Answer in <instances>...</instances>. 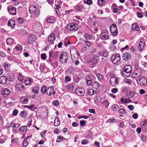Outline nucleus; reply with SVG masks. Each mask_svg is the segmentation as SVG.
Listing matches in <instances>:
<instances>
[{
	"mask_svg": "<svg viewBox=\"0 0 147 147\" xmlns=\"http://www.w3.org/2000/svg\"><path fill=\"white\" fill-rule=\"evenodd\" d=\"M73 23H70L68 24L67 26V29L73 31L74 28H73Z\"/></svg>",
	"mask_w": 147,
	"mask_h": 147,
	"instance_id": "2f4dec72",
	"label": "nucleus"
},
{
	"mask_svg": "<svg viewBox=\"0 0 147 147\" xmlns=\"http://www.w3.org/2000/svg\"><path fill=\"white\" fill-rule=\"evenodd\" d=\"M110 82L111 85L112 86H114L116 84H117L119 80L118 78L116 77H113L110 78Z\"/></svg>",
	"mask_w": 147,
	"mask_h": 147,
	"instance_id": "9d476101",
	"label": "nucleus"
},
{
	"mask_svg": "<svg viewBox=\"0 0 147 147\" xmlns=\"http://www.w3.org/2000/svg\"><path fill=\"white\" fill-rule=\"evenodd\" d=\"M84 3L85 4L90 5L92 4V0H87L86 1H84Z\"/></svg>",
	"mask_w": 147,
	"mask_h": 147,
	"instance_id": "37998d69",
	"label": "nucleus"
},
{
	"mask_svg": "<svg viewBox=\"0 0 147 147\" xmlns=\"http://www.w3.org/2000/svg\"><path fill=\"white\" fill-rule=\"evenodd\" d=\"M22 49V45H18L14 49V50L16 51L21 50Z\"/></svg>",
	"mask_w": 147,
	"mask_h": 147,
	"instance_id": "4c0bfd02",
	"label": "nucleus"
},
{
	"mask_svg": "<svg viewBox=\"0 0 147 147\" xmlns=\"http://www.w3.org/2000/svg\"><path fill=\"white\" fill-rule=\"evenodd\" d=\"M131 70V68L130 65H126L123 68V71H121V74L124 77H128L130 75Z\"/></svg>",
	"mask_w": 147,
	"mask_h": 147,
	"instance_id": "f257e3e1",
	"label": "nucleus"
},
{
	"mask_svg": "<svg viewBox=\"0 0 147 147\" xmlns=\"http://www.w3.org/2000/svg\"><path fill=\"white\" fill-rule=\"evenodd\" d=\"M20 100L23 103L26 104L28 102V99L26 96H23L21 97Z\"/></svg>",
	"mask_w": 147,
	"mask_h": 147,
	"instance_id": "6ab92c4d",
	"label": "nucleus"
},
{
	"mask_svg": "<svg viewBox=\"0 0 147 147\" xmlns=\"http://www.w3.org/2000/svg\"><path fill=\"white\" fill-rule=\"evenodd\" d=\"M53 86L50 87L48 88L47 92V94L48 95L51 96V95L52 93V92H53Z\"/></svg>",
	"mask_w": 147,
	"mask_h": 147,
	"instance_id": "bb28decb",
	"label": "nucleus"
},
{
	"mask_svg": "<svg viewBox=\"0 0 147 147\" xmlns=\"http://www.w3.org/2000/svg\"><path fill=\"white\" fill-rule=\"evenodd\" d=\"M36 7L34 5H30L29 8V11L30 13H33L36 11Z\"/></svg>",
	"mask_w": 147,
	"mask_h": 147,
	"instance_id": "aec40b11",
	"label": "nucleus"
},
{
	"mask_svg": "<svg viewBox=\"0 0 147 147\" xmlns=\"http://www.w3.org/2000/svg\"><path fill=\"white\" fill-rule=\"evenodd\" d=\"M84 36L86 40H90L92 38V36L90 34L88 33H84Z\"/></svg>",
	"mask_w": 147,
	"mask_h": 147,
	"instance_id": "cd10ccee",
	"label": "nucleus"
},
{
	"mask_svg": "<svg viewBox=\"0 0 147 147\" xmlns=\"http://www.w3.org/2000/svg\"><path fill=\"white\" fill-rule=\"evenodd\" d=\"M1 93L4 97H6L10 93V90L7 88L4 89L3 90L1 91Z\"/></svg>",
	"mask_w": 147,
	"mask_h": 147,
	"instance_id": "4468645a",
	"label": "nucleus"
},
{
	"mask_svg": "<svg viewBox=\"0 0 147 147\" xmlns=\"http://www.w3.org/2000/svg\"><path fill=\"white\" fill-rule=\"evenodd\" d=\"M52 104L53 105L57 106L59 105V102L57 100H55L53 102Z\"/></svg>",
	"mask_w": 147,
	"mask_h": 147,
	"instance_id": "e2e57ef3",
	"label": "nucleus"
},
{
	"mask_svg": "<svg viewBox=\"0 0 147 147\" xmlns=\"http://www.w3.org/2000/svg\"><path fill=\"white\" fill-rule=\"evenodd\" d=\"M145 42L144 40L142 38L140 40V41L139 43V44L138 49L140 50H142L144 49L145 46Z\"/></svg>",
	"mask_w": 147,
	"mask_h": 147,
	"instance_id": "ddd939ff",
	"label": "nucleus"
},
{
	"mask_svg": "<svg viewBox=\"0 0 147 147\" xmlns=\"http://www.w3.org/2000/svg\"><path fill=\"white\" fill-rule=\"evenodd\" d=\"M102 104L105 107H107L109 105V102L107 100H105L102 102Z\"/></svg>",
	"mask_w": 147,
	"mask_h": 147,
	"instance_id": "09e8293b",
	"label": "nucleus"
},
{
	"mask_svg": "<svg viewBox=\"0 0 147 147\" xmlns=\"http://www.w3.org/2000/svg\"><path fill=\"white\" fill-rule=\"evenodd\" d=\"M47 56L45 53H43L41 55V58L42 59L45 60L46 59Z\"/></svg>",
	"mask_w": 147,
	"mask_h": 147,
	"instance_id": "864d4df0",
	"label": "nucleus"
},
{
	"mask_svg": "<svg viewBox=\"0 0 147 147\" xmlns=\"http://www.w3.org/2000/svg\"><path fill=\"white\" fill-rule=\"evenodd\" d=\"M97 61L95 60V58L94 57H92L91 60L90 62L93 65H95V63L97 62Z\"/></svg>",
	"mask_w": 147,
	"mask_h": 147,
	"instance_id": "79ce46f5",
	"label": "nucleus"
},
{
	"mask_svg": "<svg viewBox=\"0 0 147 147\" xmlns=\"http://www.w3.org/2000/svg\"><path fill=\"white\" fill-rule=\"evenodd\" d=\"M36 39L35 36L31 35L28 37V42L30 44H32L35 42Z\"/></svg>",
	"mask_w": 147,
	"mask_h": 147,
	"instance_id": "2eb2a0df",
	"label": "nucleus"
},
{
	"mask_svg": "<svg viewBox=\"0 0 147 147\" xmlns=\"http://www.w3.org/2000/svg\"><path fill=\"white\" fill-rule=\"evenodd\" d=\"M15 24V22L13 20H9L7 23L8 26H10L12 28L14 27Z\"/></svg>",
	"mask_w": 147,
	"mask_h": 147,
	"instance_id": "a211bd4d",
	"label": "nucleus"
},
{
	"mask_svg": "<svg viewBox=\"0 0 147 147\" xmlns=\"http://www.w3.org/2000/svg\"><path fill=\"white\" fill-rule=\"evenodd\" d=\"M100 37L101 39L103 40L109 39V36L108 32L106 30H103L100 34Z\"/></svg>",
	"mask_w": 147,
	"mask_h": 147,
	"instance_id": "0eeeda50",
	"label": "nucleus"
},
{
	"mask_svg": "<svg viewBox=\"0 0 147 147\" xmlns=\"http://www.w3.org/2000/svg\"><path fill=\"white\" fill-rule=\"evenodd\" d=\"M110 30L111 33L114 36H116L118 34L116 26L114 24L111 25L110 27Z\"/></svg>",
	"mask_w": 147,
	"mask_h": 147,
	"instance_id": "39448f33",
	"label": "nucleus"
},
{
	"mask_svg": "<svg viewBox=\"0 0 147 147\" xmlns=\"http://www.w3.org/2000/svg\"><path fill=\"white\" fill-rule=\"evenodd\" d=\"M88 142V140H83L81 141V143L83 144H86Z\"/></svg>",
	"mask_w": 147,
	"mask_h": 147,
	"instance_id": "603ef678",
	"label": "nucleus"
},
{
	"mask_svg": "<svg viewBox=\"0 0 147 147\" xmlns=\"http://www.w3.org/2000/svg\"><path fill=\"white\" fill-rule=\"evenodd\" d=\"M39 90V87L38 86L34 87L32 91L35 93H38Z\"/></svg>",
	"mask_w": 147,
	"mask_h": 147,
	"instance_id": "f704fd0d",
	"label": "nucleus"
},
{
	"mask_svg": "<svg viewBox=\"0 0 147 147\" xmlns=\"http://www.w3.org/2000/svg\"><path fill=\"white\" fill-rule=\"evenodd\" d=\"M73 28H74L73 31L77 30L78 28V25L76 24H73Z\"/></svg>",
	"mask_w": 147,
	"mask_h": 147,
	"instance_id": "a19ab883",
	"label": "nucleus"
},
{
	"mask_svg": "<svg viewBox=\"0 0 147 147\" xmlns=\"http://www.w3.org/2000/svg\"><path fill=\"white\" fill-rule=\"evenodd\" d=\"M68 58L67 54L65 52H62L60 55L59 59L60 62L62 64L66 63Z\"/></svg>",
	"mask_w": 147,
	"mask_h": 147,
	"instance_id": "7ed1b4c3",
	"label": "nucleus"
},
{
	"mask_svg": "<svg viewBox=\"0 0 147 147\" xmlns=\"http://www.w3.org/2000/svg\"><path fill=\"white\" fill-rule=\"evenodd\" d=\"M39 13H40L39 10H37L36 11V13H35L34 14V18H36L38 17L39 15Z\"/></svg>",
	"mask_w": 147,
	"mask_h": 147,
	"instance_id": "49530a36",
	"label": "nucleus"
},
{
	"mask_svg": "<svg viewBox=\"0 0 147 147\" xmlns=\"http://www.w3.org/2000/svg\"><path fill=\"white\" fill-rule=\"evenodd\" d=\"M111 59L114 64H116L120 60V57L119 55L118 54L113 55Z\"/></svg>",
	"mask_w": 147,
	"mask_h": 147,
	"instance_id": "20e7f679",
	"label": "nucleus"
},
{
	"mask_svg": "<svg viewBox=\"0 0 147 147\" xmlns=\"http://www.w3.org/2000/svg\"><path fill=\"white\" fill-rule=\"evenodd\" d=\"M131 57V55L128 53H126L123 55V59L124 60L127 61Z\"/></svg>",
	"mask_w": 147,
	"mask_h": 147,
	"instance_id": "4be33fe9",
	"label": "nucleus"
},
{
	"mask_svg": "<svg viewBox=\"0 0 147 147\" xmlns=\"http://www.w3.org/2000/svg\"><path fill=\"white\" fill-rule=\"evenodd\" d=\"M27 127L26 126H23L20 127L19 131L22 132H25L26 131Z\"/></svg>",
	"mask_w": 147,
	"mask_h": 147,
	"instance_id": "473e14b6",
	"label": "nucleus"
},
{
	"mask_svg": "<svg viewBox=\"0 0 147 147\" xmlns=\"http://www.w3.org/2000/svg\"><path fill=\"white\" fill-rule=\"evenodd\" d=\"M51 64L53 68H55L58 66V63L56 61H54L52 63H51Z\"/></svg>",
	"mask_w": 147,
	"mask_h": 147,
	"instance_id": "7c9ffc66",
	"label": "nucleus"
},
{
	"mask_svg": "<svg viewBox=\"0 0 147 147\" xmlns=\"http://www.w3.org/2000/svg\"><path fill=\"white\" fill-rule=\"evenodd\" d=\"M94 92V90L93 89H90L88 90V94L90 95H92Z\"/></svg>",
	"mask_w": 147,
	"mask_h": 147,
	"instance_id": "ea45409f",
	"label": "nucleus"
},
{
	"mask_svg": "<svg viewBox=\"0 0 147 147\" xmlns=\"http://www.w3.org/2000/svg\"><path fill=\"white\" fill-rule=\"evenodd\" d=\"M112 108L113 111H115L119 108V106L115 104L112 106Z\"/></svg>",
	"mask_w": 147,
	"mask_h": 147,
	"instance_id": "e433bc0d",
	"label": "nucleus"
},
{
	"mask_svg": "<svg viewBox=\"0 0 147 147\" xmlns=\"http://www.w3.org/2000/svg\"><path fill=\"white\" fill-rule=\"evenodd\" d=\"M118 112L120 113H124L125 111L124 109L121 108L119 110Z\"/></svg>",
	"mask_w": 147,
	"mask_h": 147,
	"instance_id": "69168bd1",
	"label": "nucleus"
},
{
	"mask_svg": "<svg viewBox=\"0 0 147 147\" xmlns=\"http://www.w3.org/2000/svg\"><path fill=\"white\" fill-rule=\"evenodd\" d=\"M74 71V69L73 67H70L68 69L67 71V73L69 74H71L73 73Z\"/></svg>",
	"mask_w": 147,
	"mask_h": 147,
	"instance_id": "58836bf2",
	"label": "nucleus"
},
{
	"mask_svg": "<svg viewBox=\"0 0 147 147\" xmlns=\"http://www.w3.org/2000/svg\"><path fill=\"white\" fill-rule=\"evenodd\" d=\"M7 136L5 135H2L0 137V143L3 144L7 140Z\"/></svg>",
	"mask_w": 147,
	"mask_h": 147,
	"instance_id": "5701e85b",
	"label": "nucleus"
},
{
	"mask_svg": "<svg viewBox=\"0 0 147 147\" xmlns=\"http://www.w3.org/2000/svg\"><path fill=\"white\" fill-rule=\"evenodd\" d=\"M116 121V120L114 119H113L112 118H110L108 120V122L109 123H112V122H115Z\"/></svg>",
	"mask_w": 147,
	"mask_h": 147,
	"instance_id": "4d7b16f0",
	"label": "nucleus"
},
{
	"mask_svg": "<svg viewBox=\"0 0 147 147\" xmlns=\"http://www.w3.org/2000/svg\"><path fill=\"white\" fill-rule=\"evenodd\" d=\"M65 138H64L63 136H59L57 137V142H61L62 140H65Z\"/></svg>",
	"mask_w": 147,
	"mask_h": 147,
	"instance_id": "72a5a7b5",
	"label": "nucleus"
},
{
	"mask_svg": "<svg viewBox=\"0 0 147 147\" xmlns=\"http://www.w3.org/2000/svg\"><path fill=\"white\" fill-rule=\"evenodd\" d=\"M121 102L124 103H127V100L126 99H123L122 98L121 99Z\"/></svg>",
	"mask_w": 147,
	"mask_h": 147,
	"instance_id": "13d9d810",
	"label": "nucleus"
},
{
	"mask_svg": "<svg viewBox=\"0 0 147 147\" xmlns=\"http://www.w3.org/2000/svg\"><path fill=\"white\" fill-rule=\"evenodd\" d=\"M76 93L80 96H83L85 93V90L83 88H77L76 90Z\"/></svg>",
	"mask_w": 147,
	"mask_h": 147,
	"instance_id": "9b49d317",
	"label": "nucleus"
},
{
	"mask_svg": "<svg viewBox=\"0 0 147 147\" xmlns=\"http://www.w3.org/2000/svg\"><path fill=\"white\" fill-rule=\"evenodd\" d=\"M131 29L132 30H136L137 31H139L140 30L137 24L136 23L133 24L132 26Z\"/></svg>",
	"mask_w": 147,
	"mask_h": 147,
	"instance_id": "393cba45",
	"label": "nucleus"
},
{
	"mask_svg": "<svg viewBox=\"0 0 147 147\" xmlns=\"http://www.w3.org/2000/svg\"><path fill=\"white\" fill-rule=\"evenodd\" d=\"M14 42V40L11 38H9L6 40L7 43L9 45L12 44Z\"/></svg>",
	"mask_w": 147,
	"mask_h": 147,
	"instance_id": "c756f323",
	"label": "nucleus"
},
{
	"mask_svg": "<svg viewBox=\"0 0 147 147\" xmlns=\"http://www.w3.org/2000/svg\"><path fill=\"white\" fill-rule=\"evenodd\" d=\"M7 10L10 14L14 15L16 13V9L15 7L9 6L7 7Z\"/></svg>",
	"mask_w": 147,
	"mask_h": 147,
	"instance_id": "1a4fd4ad",
	"label": "nucleus"
},
{
	"mask_svg": "<svg viewBox=\"0 0 147 147\" xmlns=\"http://www.w3.org/2000/svg\"><path fill=\"white\" fill-rule=\"evenodd\" d=\"M147 124V120H145L144 121L142 122L141 123V126L142 127V126H144Z\"/></svg>",
	"mask_w": 147,
	"mask_h": 147,
	"instance_id": "8fccbe9b",
	"label": "nucleus"
},
{
	"mask_svg": "<svg viewBox=\"0 0 147 147\" xmlns=\"http://www.w3.org/2000/svg\"><path fill=\"white\" fill-rule=\"evenodd\" d=\"M17 21L20 24H22L24 22V19L23 18H18L17 19Z\"/></svg>",
	"mask_w": 147,
	"mask_h": 147,
	"instance_id": "c9c22d12",
	"label": "nucleus"
},
{
	"mask_svg": "<svg viewBox=\"0 0 147 147\" xmlns=\"http://www.w3.org/2000/svg\"><path fill=\"white\" fill-rule=\"evenodd\" d=\"M133 118L134 119H137L138 117V115L137 113L134 114L132 116Z\"/></svg>",
	"mask_w": 147,
	"mask_h": 147,
	"instance_id": "6e6d98bb",
	"label": "nucleus"
},
{
	"mask_svg": "<svg viewBox=\"0 0 147 147\" xmlns=\"http://www.w3.org/2000/svg\"><path fill=\"white\" fill-rule=\"evenodd\" d=\"M60 121L58 117H56L54 122V125L55 126H58L60 124Z\"/></svg>",
	"mask_w": 147,
	"mask_h": 147,
	"instance_id": "c85d7f7f",
	"label": "nucleus"
},
{
	"mask_svg": "<svg viewBox=\"0 0 147 147\" xmlns=\"http://www.w3.org/2000/svg\"><path fill=\"white\" fill-rule=\"evenodd\" d=\"M142 73V70L140 68H137L135 69L132 72V77L135 78H137L141 76Z\"/></svg>",
	"mask_w": 147,
	"mask_h": 147,
	"instance_id": "f03ea898",
	"label": "nucleus"
},
{
	"mask_svg": "<svg viewBox=\"0 0 147 147\" xmlns=\"http://www.w3.org/2000/svg\"><path fill=\"white\" fill-rule=\"evenodd\" d=\"M16 88L17 90L21 91L24 89V86L23 84L18 83L16 85Z\"/></svg>",
	"mask_w": 147,
	"mask_h": 147,
	"instance_id": "dca6fc26",
	"label": "nucleus"
},
{
	"mask_svg": "<svg viewBox=\"0 0 147 147\" xmlns=\"http://www.w3.org/2000/svg\"><path fill=\"white\" fill-rule=\"evenodd\" d=\"M137 82L139 85L145 86L147 84V79L144 77H140L138 79Z\"/></svg>",
	"mask_w": 147,
	"mask_h": 147,
	"instance_id": "423d86ee",
	"label": "nucleus"
},
{
	"mask_svg": "<svg viewBox=\"0 0 147 147\" xmlns=\"http://www.w3.org/2000/svg\"><path fill=\"white\" fill-rule=\"evenodd\" d=\"M47 88L45 86L42 87L41 89V92L42 93H45L46 91Z\"/></svg>",
	"mask_w": 147,
	"mask_h": 147,
	"instance_id": "a18cd8bd",
	"label": "nucleus"
},
{
	"mask_svg": "<svg viewBox=\"0 0 147 147\" xmlns=\"http://www.w3.org/2000/svg\"><path fill=\"white\" fill-rule=\"evenodd\" d=\"M98 3L100 5H102L105 3V0H98Z\"/></svg>",
	"mask_w": 147,
	"mask_h": 147,
	"instance_id": "3c124183",
	"label": "nucleus"
},
{
	"mask_svg": "<svg viewBox=\"0 0 147 147\" xmlns=\"http://www.w3.org/2000/svg\"><path fill=\"white\" fill-rule=\"evenodd\" d=\"M23 76L21 74H20L19 75L18 78L19 80L22 81L23 80Z\"/></svg>",
	"mask_w": 147,
	"mask_h": 147,
	"instance_id": "338daca9",
	"label": "nucleus"
},
{
	"mask_svg": "<svg viewBox=\"0 0 147 147\" xmlns=\"http://www.w3.org/2000/svg\"><path fill=\"white\" fill-rule=\"evenodd\" d=\"M33 82V79L31 78H27L24 81V83L26 85H29Z\"/></svg>",
	"mask_w": 147,
	"mask_h": 147,
	"instance_id": "f3484780",
	"label": "nucleus"
},
{
	"mask_svg": "<svg viewBox=\"0 0 147 147\" xmlns=\"http://www.w3.org/2000/svg\"><path fill=\"white\" fill-rule=\"evenodd\" d=\"M75 9L76 10L79 11H81L83 9V7L82 6H76L75 7Z\"/></svg>",
	"mask_w": 147,
	"mask_h": 147,
	"instance_id": "c03bdc74",
	"label": "nucleus"
},
{
	"mask_svg": "<svg viewBox=\"0 0 147 147\" xmlns=\"http://www.w3.org/2000/svg\"><path fill=\"white\" fill-rule=\"evenodd\" d=\"M96 76L100 79H102L103 78L102 76L99 74L97 73L96 74Z\"/></svg>",
	"mask_w": 147,
	"mask_h": 147,
	"instance_id": "680f3d73",
	"label": "nucleus"
},
{
	"mask_svg": "<svg viewBox=\"0 0 147 147\" xmlns=\"http://www.w3.org/2000/svg\"><path fill=\"white\" fill-rule=\"evenodd\" d=\"M33 106V105H30V106H29L28 105L24 106V108L27 107V108H28L29 109L32 110V109Z\"/></svg>",
	"mask_w": 147,
	"mask_h": 147,
	"instance_id": "bf43d9fd",
	"label": "nucleus"
},
{
	"mask_svg": "<svg viewBox=\"0 0 147 147\" xmlns=\"http://www.w3.org/2000/svg\"><path fill=\"white\" fill-rule=\"evenodd\" d=\"M55 35L54 34H51L48 36V41L49 44H52L53 42L55 41Z\"/></svg>",
	"mask_w": 147,
	"mask_h": 147,
	"instance_id": "f8f14e48",
	"label": "nucleus"
},
{
	"mask_svg": "<svg viewBox=\"0 0 147 147\" xmlns=\"http://www.w3.org/2000/svg\"><path fill=\"white\" fill-rule=\"evenodd\" d=\"M17 124L14 123H11L10 124L11 127L13 128H14L16 127Z\"/></svg>",
	"mask_w": 147,
	"mask_h": 147,
	"instance_id": "5fc2aeb1",
	"label": "nucleus"
},
{
	"mask_svg": "<svg viewBox=\"0 0 147 147\" xmlns=\"http://www.w3.org/2000/svg\"><path fill=\"white\" fill-rule=\"evenodd\" d=\"M7 80V78L3 76H1L0 77V83L2 84H5Z\"/></svg>",
	"mask_w": 147,
	"mask_h": 147,
	"instance_id": "412c9836",
	"label": "nucleus"
},
{
	"mask_svg": "<svg viewBox=\"0 0 147 147\" xmlns=\"http://www.w3.org/2000/svg\"><path fill=\"white\" fill-rule=\"evenodd\" d=\"M33 28L36 33L40 32L42 28V27L40 23L37 22L34 24Z\"/></svg>",
	"mask_w": 147,
	"mask_h": 147,
	"instance_id": "6e6552de",
	"label": "nucleus"
},
{
	"mask_svg": "<svg viewBox=\"0 0 147 147\" xmlns=\"http://www.w3.org/2000/svg\"><path fill=\"white\" fill-rule=\"evenodd\" d=\"M118 91V89L117 88H113L111 90V92L113 93H115Z\"/></svg>",
	"mask_w": 147,
	"mask_h": 147,
	"instance_id": "0e129e2a",
	"label": "nucleus"
},
{
	"mask_svg": "<svg viewBox=\"0 0 147 147\" xmlns=\"http://www.w3.org/2000/svg\"><path fill=\"white\" fill-rule=\"evenodd\" d=\"M80 123L81 126H84L85 125V121H80Z\"/></svg>",
	"mask_w": 147,
	"mask_h": 147,
	"instance_id": "052dcab7",
	"label": "nucleus"
},
{
	"mask_svg": "<svg viewBox=\"0 0 147 147\" xmlns=\"http://www.w3.org/2000/svg\"><path fill=\"white\" fill-rule=\"evenodd\" d=\"M127 107L131 111L133 110L134 109V107L131 105L128 106Z\"/></svg>",
	"mask_w": 147,
	"mask_h": 147,
	"instance_id": "774afa93",
	"label": "nucleus"
},
{
	"mask_svg": "<svg viewBox=\"0 0 147 147\" xmlns=\"http://www.w3.org/2000/svg\"><path fill=\"white\" fill-rule=\"evenodd\" d=\"M108 52L106 50H104L102 53L103 56L104 57H107L108 56Z\"/></svg>",
	"mask_w": 147,
	"mask_h": 147,
	"instance_id": "de8ad7c7",
	"label": "nucleus"
},
{
	"mask_svg": "<svg viewBox=\"0 0 147 147\" xmlns=\"http://www.w3.org/2000/svg\"><path fill=\"white\" fill-rule=\"evenodd\" d=\"M7 78L9 81H12L14 79V76L12 73H9Z\"/></svg>",
	"mask_w": 147,
	"mask_h": 147,
	"instance_id": "a878e982",
	"label": "nucleus"
},
{
	"mask_svg": "<svg viewBox=\"0 0 147 147\" xmlns=\"http://www.w3.org/2000/svg\"><path fill=\"white\" fill-rule=\"evenodd\" d=\"M55 18L54 17L52 16L48 18L47 19V22L49 23H54L55 22Z\"/></svg>",
	"mask_w": 147,
	"mask_h": 147,
	"instance_id": "b1692460",
	"label": "nucleus"
}]
</instances>
